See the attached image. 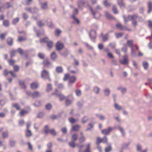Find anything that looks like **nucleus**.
Returning a JSON list of instances; mask_svg holds the SVG:
<instances>
[{
  "instance_id": "obj_7",
  "label": "nucleus",
  "mask_w": 152,
  "mask_h": 152,
  "mask_svg": "<svg viewBox=\"0 0 152 152\" xmlns=\"http://www.w3.org/2000/svg\"><path fill=\"white\" fill-rule=\"evenodd\" d=\"M42 64L44 67L48 68H49L52 65V64L47 58H45L43 60Z\"/></svg>"
},
{
  "instance_id": "obj_42",
  "label": "nucleus",
  "mask_w": 152,
  "mask_h": 152,
  "mask_svg": "<svg viewBox=\"0 0 152 152\" xmlns=\"http://www.w3.org/2000/svg\"><path fill=\"white\" fill-rule=\"evenodd\" d=\"M143 66L145 69H147L148 67V64L146 62H143L142 63Z\"/></svg>"
},
{
  "instance_id": "obj_56",
  "label": "nucleus",
  "mask_w": 152,
  "mask_h": 152,
  "mask_svg": "<svg viewBox=\"0 0 152 152\" xmlns=\"http://www.w3.org/2000/svg\"><path fill=\"white\" fill-rule=\"evenodd\" d=\"M112 149L110 145L105 148V152H109Z\"/></svg>"
},
{
  "instance_id": "obj_46",
  "label": "nucleus",
  "mask_w": 152,
  "mask_h": 152,
  "mask_svg": "<svg viewBox=\"0 0 152 152\" xmlns=\"http://www.w3.org/2000/svg\"><path fill=\"white\" fill-rule=\"evenodd\" d=\"M69 122L72 124L74 123L77 121V120L75 119L74 118L72 117H71L69 118Z\"/></svg>"
},
{
  "instance_id": "obj_55",
  "label": "nucleus",
  "mask_w": 152,
  "mask_h": 152,
  "mask_svg": "<svg viewBox=\"0 0 152 152\" xmlns=\"http://www.w3.org/2000/svg\"><path fill=\"white\" fill-rule=\"evenodd\" d=\"M105 15L106 17L110 19L112 18V16L107 12H105Z\"/></svg>"
},
{
  "instance_id": "obj_64",
  "label": "nucleus",
  "mask_w": 152,
  "mask_h": 152,
  "mask_svg": "<svg viewBox=\"0 0 152 152\" xmlns=\"http://www.w3.org/2000/svg\"><path fill=\"white\" fill-rule=\"evenodd\" d=\"M115 36L117 38H119L122 37V36L123 35V34L122 33H115Z\"/></svg>"
},
{
  "instance_id": "obj_47",
  "label": "nucleus",
  "mask_w": 152,
  "mask_h": 152,
  "mask_svg": "<svg viewBox=\"0 0 152 152\" xmlns=\"http://www.w3.org/2000/svg\"><path fill=\"white\" fill-rule=\"evenodd\" d=\"M3 24L5 27L8 26L9 25V22L8 20H4L3 22Z\"/></svg>"
},
{
  "instance_id": "obj_25",
  "label": "nucleus",
  "mask_w": 152,
  "mask_h": 152,
  "mask_svg": "<svg viewBox=\"0 0 152 152\" xmlns=\"http://www.w3.org/2000/svg\"><path fill=\"white\" fill-rule=\"evenodd\" d=\"M117 129L120 131L122 136H124L125 135V132H124V129L120 126H117Z\"/></svg>"
},
{
  "instance_id": "obj_26",
  "label": "nucleus",
  "mask_w": 152,
  "mask_h": 152,
  "mask_svg": "<svg viewBox=\"0 0 152 152\" xmlns=\"http://www.w3.org/2000/svg\"><path fill=\"white\" fill-rule=\"evenodd\" d=\"M58 82L55 81V85L56 86H57L59 88L63 89L64 88V85L62 83L58 84Z\"/></svg>"
},
{
  "instance_id": "obj_13",
  "label": "nucleus",
  "mask_w": 152,
  "mask_h": 152,
  "mask_svg": "<svg viewBox=\"0 0 152 152\" xmlns=\"http://www.w3.org/2000/svg\"><path fill=\"white\" fill-rule=\"evenodd\" d=\"M90 37L92 40L95 39L96 37V31L92 30L89 34Z\"/></svg>"
},
{
  "instance_id": "obj_50",
  "label": "nucleus",
  "mask_w": 152,
  "mask_h": 152,
  "mask_svg": "<svg viewBox=\"0 0 152 152\" xmlns=\"http://www.w3.org/2000/svg\"><path fill=\"white\" fill-rule=\"evenodd\" d=\"M38 56L39 58L41 59H44L45 58V54L41 53H38Z\"/></svg>"
},
{
  "instance_id": "obj_9",
  "label": "nucleus",
  "mask_w": 152,
  "mask_h": 152,
  "mask_svg": "<svg viewBox=\"0 0 152 152\" xmlns=\"http://www.w3.org/2000/svg\"><path fill=\"white\" fill-rule=\"evenodd\" d=\"M64 48V45L61 42L58 41L57 42L56 45V49L57 50L60 51Z\"/></svg>"
},
{
  "instance_id": "obj_40",
  "label": "nucleus",
  "mask_w": 152,
  "mask_h": 152,
  "mask_svg": "<svg viewBox=\"0 0 152 152\" xmlns=\"http://www.w3.org/2000/svg\"><path fill=\"white\" fill-rule=\"evenodd\" d=\"M2 137L3 138H6L8 137V132L6 131L3 132L2 134Z\"/></svg>"
},
{
  "instance_id": "obj_45",
  "label": "nucleus",
  "mask_w": 152,
  "mask_h": 152,
  "mask_svg": "<svg viewBox=\"0 0 152 152\" xmlns=\"http://www.w3.org/2000/svg\"><path fill=\"white\" fill-rule=\"evenodd\" d=\"M122 50L124 53H126L127 52V46L126 45H124L122 48Z\"/></svg>"
},
{
  "instance_id": "obj_24",
  "label": "nucleus",
  "mask_w": 152,
  "mask_h": 152,
  "mask_svg": "<svg viewBox=\"0 0 152 152\" xmlns=\"http://www.w3.org/2000/svg\"><path fill=\"white\" fill-rule=\"evenodd\" d=\"M41 7L42 9L45 10L48 9L47 2L41 3Z\"/></svg>"
},
{
  "instance_id": "obj_29",
  "label": "nucleus",
  "mask_w": 152,
  "mask_h": 152,
  "mask_svg": "<svg viewBox=\"0 0 152 152\" xmlns=\"http://www.w3.org/2000/svg\"><path fill=\"white\" fill-rule=\"evenodd\" d=\"M133 41L132 40H127V44L128 46L131 49L132 48H133Z\"/></svg>"
},
{
  "instance_id": "obj_39",
  "label": "nucleus",
  "mask_w": 152,
  "mask_h": 152,
  "mask_svg": "<svg viewBox=\"0 0 152 152\" xmlns=\"http://www.w3.org/2000/svg\"><path fill=\"white\" fill-rule=\"evenodd\" d=\"M78 137L77 135V134H75L72 136V141H75L77 139Z\"/></svg>"
},
{
  "instance_id": "obj_23",
  "label": "nucleus",
  "mask_w": 152,
  "mask_h": 152,
  "mask_svg": "<svg viewBox=\"0 0 152 152\" xmlns=\"http://www.w3.org/2000/svg\"><path fill=\"white\" fill-rule=\"evenodd\" d=\"M91 145L90 143H88L85 145L86 148L83 152H90V147Z\"/></svg>"
},
{
  "instance_id": "obj_44",
  "label": "nucleus",
  "mask_w": 152,
  "mask_h": 152,
  "mask_svg": "<svg viewBox=\"0 0 152 152\" xmlns=\"http://www.w3.org/2000/svg\"><path fill=\"white\" fill-rule=\"evenodd\" d=\"M69 144V146L72 148H75L76 146V145L75 143V141H73L70 142Z\"/></svg>"
},
{
  "instance_id": "obj_48",
  "label": "nucleus",
  "mask_w": 152,
  "mask_h": 152,
  "mask_svg": "<svg viewBox=\"0 0 152 152\" xmlns=\"http://www.w3.org/2000/svg\"><path fill=\"white\" fill-rule=\"evenodd\" d=\"M103 4L106 7H109L111 5V4L108 3L106 0H105L104 1Z\"/></svg>"
},
{
  "instance_id": "obj_38",
  "label": "nucleus",
  "mask_w": 152,
  "mask_h": 152,
  "mask_svg": "<svg viewBox=\"0 0 152 152\" xmlns=\"http://www.w3.org/2000/svg\"><path fill=\"white\" fill-rule=\"evenodd\" d=\"M109 37L108 33H107L104 36L102 37V40L103 41L105 42L108 39Z\"/></svg>"
},
{
  "instance_id": "obj_16",
  "label": "nucleus",
  "mask_w": 152,
  "mask_h": 152,
  "mask_svg": "<svg viewBox=\"0 0 152 152\" xmlns=\"http://www.w3.org/2000/svg\"><path fill=\"white\" fill-rule=\"evenodd\" d=\"M116 27L118 29H119L120 30H126L129 31H131L130 29L127 28L125 26H123L120 23H118L116 24Z\"/></svg>"
},
{
  "instance_id": "obj_11",
  "label": "nucleus",
  "mask_w": 152,
  "mask_h": 152,
  "mask_svg": "<svg viewBox=\"0 0 152 152\" xmlns=\"http://www.w3.org/2000/svg\"><path fill=\"white\" fill-rule=\"evenodd\" d=\"M90 9L95 18L98 19L100 17V15L99 13L96 10L95 11H94L91 8H90Z\"/></svg>"
},
{
  "instance_id": "obj_37",
  "label": "nucleus",
  "mask_w": 152,
  "mask_h": 152,
  "mask_svg": "<svg viewBox=\"0 0 152 152\" xmlns=\"http://www.w3.org/2000/svg\"><path fill=\"white\" fill-rule=\"evenodd\" d=\"M52 89V86L50 84H49L47 85L46 90L48 92L50 91Z\"/></svg>"
},
{
  "instance_id": "obj_54",
  "label": "nucleus",
  "mask_w": 152,
  "mask_h": 152,
  "mask_svg": "<svg viewBox=\"0 0 152 152\" xmlns=\"http://www.w3.org/2000/svg\"><path fill=\"white\" fill-rule=\"evenodd\" d=\"M114 107L115 109L118 110H120L121 109V107L118 105L116 103H115L114 104Z\"/></svg>"
},
{
  "instance_id": "obj_62",
  "label": "nucleus",
  "mask_w": 152,
  "mask_h": 152,
  "mask_svg": "<svg viewBox=\"0 0 152 152\" xmlns=\"http://www.w3.org/2000/svg\"><path fill=\"white\" fill-rule=\"evenodd\" d=\"M102 138H101L99 137H97L96 141V143L97 144H99L101 142H102Z\"/></svg>"
},
{
  "instance_id": "obj_33",
  "label": "nucleus",
  "mask_w": 152,
  "mask_h": 152,
  "mask_svg": "<svg viewBox=\"0 0 152 152\" xmlns=\"http://www.w3.org/2000/svg\"><path fill=\"white\" fill-rule=\"evenodd\" d=\"M35 107H39L42 105L41 102L39 100H36L34 104Z\"/></svg>"
},
{
  "instance_id": "obj_51",
  "label": "nucleus",
  "mask_w": 152,
  "mask_h": 152,
  "mask_svg": "<svg viewBox=\"0 0 152 152\" xmlns=\"http://www.w3.org/2000/svg\"><path fill=\"white\" fill-rule=\"evenodd\" d=\"M61 31L60 30L58 29H56V30L55 31V35L56 36H58L61 33Z\"/></svg>"
},
{
  "instance_id": "obj_35",
  "label": "nucleus",
  "mask_w": 152,
  "mask_h": 152,
  "mask_svg": "<svg viewBox=\"0 0 152 152\" xmlns=\"http://www.w3.org/2000/svg\"><path fill=\"white\" fill-rule=\"evenodd\" d=\"M12 107L15 108L17 110H19L20 109V107L17 103H13L12 104Z\"/></svg>"
},
{
  "instance_id": "obj_2",
  "label": "nucleus",
  "mask_w": 152,
  "mask_h": 152,
  "mask_svg": "<svg viewBox=\"0 0 152 152\" xmlns=\"http://www.w3.org/2000/svg\"><path fill=\"white\" fill-rule=\"evenodd\" d=\"M41 77L44 80H48L49 81H51L49 72L45 69L41 72Z\"/></svg>"
},
{
  "instance_id": "obj_10",
  "label": "nucleus",
  "mask_w": 152,
  "mask_h": 152,
  "mask_svg": "<svg viewBox=\"0 0 152 152\" xmlns=\"http://www.w3.org/2000/svg\"><path fill=\"white\" fill-rule=\"evenodd\" d=\"M25 10L26 11L28 12H29L32 13H36L39 10L38 9L36 8H25Z\"/></svg>"
},
{
  "instance_id": "obj_17",
  "label": "nucleus",
  "mask_w": 152,
  "mask_h": 152,
  "mask_svg": "<svg viewBox=\"0 0 152 152\" xmlns=\"http://www.w3.org/2000/svg\"><path fill=\"white\" fill-rule=\"evenodd\" d=\"M31 96L33 98H37L40 96V94L39 92L35 91L32 93Z\"/></svg>"
},
{
  "instance_id": "obj_36",
  "label": "nucleus",
  "mask_w": 152,
  "mask_h": 152,
  "mask_svg": "<svg viewBox=\"0 0 152 152\" xmlns=\"http://www.w3.org/2000/svg\"><path fill=\"white\" fill-rule=\"evenodd\" d=\"M104 94L106 96H109L110 93V91L109 89L108 88H106L104 90Z\"/></svg>"
},
{
  "instance_id": "obj_3",
  "label": "nucleus",
  "mask_w": 152,
  "mask_h": 152,
  "mask_svg": "<svg viewBox=\"0 0 152 152\" xmlns=\"http://www.w3.org/2000/svg\"><path fill=\"white\" fill-rule=\"evenodd\" d=\"M41 42H47L48 47L50 49L53 46V43L52 41H49L47 37H45L42 39H40Z\"/></svg>"
},
{
  "instance_id": "obj_41",
  "label": "nucleus",
  "mask_w": 152,
  "mask_h": 152,
  "mask_svg": "<svg viewBox=\"0 0 152 152\" xmlns=\"http://www.w3.org/2000/svg\"><path fill=\"white\" fill-rule=\"evenodd\" d=\"M7 42L9 45H12L13 44L12 39L11 37H9L7 39Z\"/></svg>"
},
{
  "instance_id": "obj_15",
  "label": "nucleus",
  "mask_w": 152,
  "mask_h": 152,
  "mask_svg": "<svg viewBox=\"0 0 152 152\" xmlns=\"http://www.w3.org/2000/svg\"><path fill=\"white\" fill-rule=\"evenodd\" d=\"M10 3L7 2L3 6V7H1L0 8V12H3L4 10L8 9L10 7Z\"/></svg>"
},
{
  "instance_id": "obj_18",
  "label": "nucleus",
  "mask_w": 152,
  "mask_h": 152,
  "mask_svg": "<svg viewBox=\"0 0 152 152\" xmlns=\"http://www.w3.org/2000/svg\"><path fill=\"white\" fill-rule=\"evenodd\" d=\"M118 4L121 9H124L125 7V4L123 2V0H118Z\"/></svg>"
},
{
  "instance_id": "obj_53",
  "label": "nucleus",
  "mask_w": 152,
  "mask_h": 152,
  "mask_svg": "<svg viewBox=\"0 0 152 152\" xmlns=\"http://www.w3.org/2000/svg\"><path fill=\"white\" fill-rule=\"evenodd\" d=\"M75 93L77 96H80L81 94V91L79 89L75 91Z\"/></svg>"
},
{
  "instance_id": "obj_57",
  "label": "nucleus",
  "mask_w": 152,
  "mask_h": 152,
  "mask_svg": "<svg viewBox=\"0 0 152 152\" xmlns=\"http://www.w3.org/2000/svg\"><path fill=\"white\" fill-rule=\"evenodd\" d=\"M69 75L68 74H66L65 75L63 79L64 81H66L68 79H69Z\"/></svg>"
},
{
  "instance_id": "obj_49",
  "label": "nucleus",
  "mask_w": 152,
  "mask_h": 152,
  "mask_svg": "<svg viewBox=\"0 0 152 152\" xmlns=\"http://www.w3.org/2000/svg\"><path fill=\"white\" fill-rule=\"evenodd\" d=\"M114 12V13L115 14H117L118 13V11L117 10L116 6L115 5H114L113 6V8H112Z\"/></svg>"
},
{
  "instance_id": "obj_60",
  "label": "nucleus",
  "mask_w": 152,
  "mask_h": 152,
  "mask_svg": "<svg viewBox=\"0 0 152 152\" xmlns=\"http://www.w3.org/2000/svg\"><path fill=\"white\" fill-rule=\"evenodd\" d=\"M131 54L133 56H136V52L134 50L133 48H132L131 49Z\"/></svg>"
},
{
  "instance_id": "obj_8",
  "label": "nucleus",
  "mask_w": 152,
  "mask_h": 152,
  "mask_svg": "<svg viewBox=\"0 0 152 152\" xmlns=\"http://www.w3.org/2000/svg\"><path fill=\"white\" fill-rule=\"evenodd\" d=\"M86 3V1L85 0H80L77 1V4L78 7L79 8H81L84 6Z\"/></svg>"
},
{
  "instance_id": "obj_30",
  "label": "nucleus",
  "mask_w": 152,
  "mask_h": 152,
  "mask_svg": "<svg viewBox=\"0 0 152 152\" xmlns=\"http://www.w3.org/2000/svg\"><path fill=\"white\" fill-rule=\"evenodd\" d=\"M20 18L17 17L13 19L12 21V23L13 25H16L19 21Z\"/></svg>"
},
{
  "instance_id": "obj_6",
  "label": "nucleus",
  "mask_w": 152,
  "mask_h": 152,
  "mask_svg": "<svg viewBox=\"0 0 152 152\" xmlns=\"http://www.w3.org/2000/svg\"><path fill=\"white\" fill-rule=\"evenodd\" d=\"M119 62L124 65L128 64L129 63L128 56L126 55H125L123 57V60H119Z\"/></svg>"
},
{
  "instance_id": "obj_43",
  "label": "nucleus",
  "mask_w": 152,
  "mask_h": 152,
  "mask_svg": "<svg viewBox=\"0 0 152 152\" xmlns=\"http://www.w3.org/2000/svg\"><path fill=\"white\" fill-rule=\"evenodd\" d=\"M28 113V112L27 111L24 110H22L20 112V114L21 116H23L25 114H27Z\"/></svg>"
},
{
  "instance_id": "obj_63",
  "label": "nucleus",
  "mask_w": 152,
  "mask_h": 152,
  "mask_svg": "<svg viewBox=\"0 0 152 152\" xmlns=\"http://www.w3.org/2000/svg\"><path fill=\"white\" fill-rule=\"evenodd\" d=\"M52 106L51 104L48 103L46 105L45 107L47 110H49L52 108Z\"/></svg>"
},
{
  "instance_id": "obj_52",
  "label": "nucleus",
  "mask_w": 152,
  "mask_h": 152,
  "mask_svg": "<svg viewBox=\"0 0 152 152\" xmlns=\"http://www.w3.org/2000/svg\"><path fill=\"white\" fill-rule=\"evenodd\" d=\"M19 84L22 88H26V87L23 81H20L19 82Z\"/></svg>"
},
{
  "instance_id": "obj_1",
  "label": "nucleus",
  "mask_w": 152,
  "mask_h": 152,
  "mask_svg": "<svg viewBox=\"0 0 152 152\" xmlns=\"http://www.w3.org/2000/svg\"><path fill=\"white\" fill-rule=\"evenodd\" d=\"M124 22L125 23H126L128 20H132V24L134 26H136L137 25V22L136 20L139 18V17L137 14L133 15H128L127 18V19L126 20L124 16Z\"/></svg>"
},
{
  "instance_id": "obj_58",
  "label": "nucleus",
  "mask_w": 152,
  "mask_h": 152,
  "mask_svg": "<svg viewBox=\"0 0 152 152\" xmlns=\"http://www.w3.org/2000/svg\"><path fill=\"white\" fill-rule=\"evenodd\" d=\"M16 53V51L14 50H12L10 53V55L11 57L14 56Z\"/></svg>"
},
{
  "instance_id": "obj_59",
  "label": "nucleus",
  "mask_w": 152,
  "mask_h": 152,
  "mask_svg": "<svg viewBox=\"0 0 152 152\" xmlns=\"http://www.w3.org/2000/svg\"><path fill=\"white\" fill-rule=\"evenodd\" d=\"M71 103V101L66 98V106H68L70 105Z\"/></svg>"
},
{
  "instance_id": "obj_20",
  "label": "nucleus",
  "mask_w": 152,
  "mask_h": 152,
  "mask_svg": "<svg viewBox=\"0 0 152 152\" xmlns=\"http://www.w3.org/2000/svg\"><path fill=\"white\" fill-rule=\"evenodd\" d=\"M148 12L149 13L152 11V2L150 1H149L148 4Z\"/></svg>"
},
{
  "instance_id": "obj_27",
  "label": "nucleus",
  "mask_w": 152,
  "mask_h": 152,
  "mask_svg": "<svg viewBox=\"0 0 152 152\" xmlns=\"http://www.w3.org/2000/svg\"><path fill=\"white\" fill-rule=\"evenodd\" d=\"M56 70L58 73H61L63 71V69L61 66H57L56 68Z\"/></svg>"
},
{
  "instance_id": "obj_14",
  "label": "nucleus",
  "mask_w": 152,
  "mask_h": 152,
  "mask_svg": "<svg viewBox=\"0 0 152 152\" xmlns=\"http://www.w3.org/2000/svg\"><path fill=\"white\" fill-rule=\"evenodd\" d=\"M76 80V77L75 76H70L69 78V83H68L69 86H70L71 84H72L74 83Z\"/></svg>"
},
{
  "instance_id": "obj_28",
  "label": "nucleus",
  "mask_w": 152,
  "mask_h": 152,
  "mask_svg": "<svg viewBox=\"0 0 152 152\" xmlns=\"http://www.w3.org/2000/svg\"><path fill=\"white\" fill-rule=\"evenodd\" d=\"M57 57V55L55 52L52 53L50 55V58L52 60H54Z\"/></svg>"
},
{
  "instance_id": "obj_32",
  "label": "nucleus",
  "mask_w": 152,
  "mask_h": 152,
  "mask_svg": "<svg viewBox=\"0 0 152 152\" xmlns=\"http://www.w3.org/2000/svg\"><path fill=\"white\" fill-rule=\"evenodd\" d=\"M38 85L37 83H33L31 84V88L33 89H35L38 87Z\"/></svg>"
},
{
  "instance_id": "obj_4",
  "label": "nucleus",
  "mask_w": 152,
  "mask_h": 152,
  "mask_svg": "<svg viewBox=\"0 0 152 152\" xmlns=\"http://www.w3.org/2000/svg\"><path fill=\"white\" fill-rule=\"evenodd\" d=\"M52 95H56L58 97L59 100L61 101L64 100L65 98V96L61 94L58 93V91L57 89H56L55 92L54 93L52 94Z\"/></svg>"
},
{
  "instance_id": "obj_21",
  "label": "nucleus",
  "mask_w": 152,
  "mask_h": 152,
  "mask_svg": "<svg viewBox=\"0 0 152 152\" xmlns=\"http://www.w3.org/2000/svg\"><path fill=\"white\" fill-rule=\"evenodd\" d=\"M50 130H49V127L48 125H45L43 129L42 130V132H44L45 134H47L49 132Z\"/></svg>"
},
{
  "instance_id": "obj_19",
  "label": "nucleus",
  "mask_w": 152,
  "mask_h": 152,
  "mask_svg": "<svg viewBox=\"0 0 152 152\" xmlns=\"http://www.w3.org/2000/svg\"><path fill=\"white\" fill-rule=\"evenodd\" d=\"M80 128V126L79 125H75L73 126L72 127V128L70 131H77Z\"/></svg>"
},
{
  "instance_id": "obj_12",
  "label": "nucleus",
  "mask_w": 152,
  "mask_h": 152,
  "mask_svg": "<svg viewBox=\"0 0 152 152\" xmlns=\"http://www.w3.org/2000/svg\"><path fill=\"white\" fill-rule=\"evenodd\" d=\"M78 12L77 9H75L73 12V14L72 15V18L75 21L77 24H78L80 23V21L75 16V15L77 14L78 13Z\"/></svg>"
},
{
  "instance_id": "obj_34",
  "label": "nucleus",
  "mask_w": 152,
  "mask_h": 152,
  "mask_svg": "<svg viewBox=\"0 0 152 152\" xmlns=\"http://www.w3.org/2000/svg\"><path fill=\"white\" fill-rule=\"evenodd\" d=\"M100 88L97 87H94V91L96 94H98L100 91Z\"/></svg>"
},
{
  "instance_id": "obj_31",
  "label": "nucleus",
  "mask_w": 152,
  "mask_h": 152,
  "mask_svg": "<svg viewBox=\"0 0 152 152\" xmlns=\"http://www.w3.org/2000/svg\"><path fill=\"white\" fill-rule=\"evenodd\" d=\"M25 135L27 137L31 136L32 135L31 131L29 129H27Z\"/></svg>"
},
{
  "instance_id": "obj_22",
  "label": "nucleus",
  "mask_w": 152,
  "mask_h": 152,
  "mask_svg": "<svg viewBox=\"0 0 152 152\" xmlns=\"http://www.w3.org/2000/svg\"><path fill=\"white\" fill-rule=\"evenodd\" d=\"M80 137L79 139V142L80 143H83L85 141V138L82 132L80 133Z\"/></svg>"
},
{
  "instance_id": "obj_5",
  "label": "nucleus",
  "mask_w": 152,
  "mask_h": 152,
  "mask_svg": "<svg viewBox=\"0 0 152 152\" xmlns=\"http://www.w3.org/2000/svg\"><path fill=\"white\" fill-rule=\"evenodd\" d=\"M113 129V128L111 127H109L107 128L102 130V134L105 135H108L110 133Z\"/></svg>"
},
{
  "instance_id": "obj_61",
  "label": "nucleus",
  "mask_w": 152,
  "mask_h": 152,
  "mask_svg": "<svg viewBox=\"0 0 152 152\" xmlns=\"http://www.w3.org/2000/svg\"><path fill=\"white\" fill-rule=\"evenodd\" d=\"M19 67L18 65H15L13 66V69L15 72H17L19 70Z\"/></svg>"
}]
</instances>
